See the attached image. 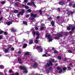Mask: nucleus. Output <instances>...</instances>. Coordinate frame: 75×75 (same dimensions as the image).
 Instances as JSON below:
<instances>
[{"mask_svg": "<svg viewBox=\"0 0 75 75\" xmlns=\"http://www.w3.org/2000/svg\"><path fill=\"white\" fill-rule=\"evenodd\" d=\"M19 68L21 69V70H24L23 73L25 74H27L28 73V71L27 70V69L25 67L23 66L22 67L21 66H20L19 67Z\"/></svg>", "mask_w": 75, "mask_h": 75, "instance_id": "1", "label": "nucleus"}, {"mask_svg": "<svg viewBox=\"0 0 75 75\" xmlns=\"http://www.w3.org/2000/svg\"><path fill=\"white\" fill-rule=\"evenodd\" d=\"M63 37V35L62 34L59 33L57 35V37H56L54 38L55 40H58L59 39L60 37Z\"/></svg>", "mask_w": 75, "mask_h": 75, "instance_id": "2", "label": "nucleus"}, {"mask_svg": "<svg viewBox=\"0 0 75 75\" xmlns=\"http://www.w3.org/2000/svg\"><path fill=\"white\" fill-rule=\"evenodd\" d=\"M11 32L12 33H15L17 32V30L14 28H12L10 29Z\"/></svg>", "mask_w": 75, "mask_h": 75, "instance_id": "3", "label": "nucleus"}, {"mask_svg": "<svg viewBox=\"0 0 75 75\" xmlns=\"http://www.w3.org/2000/svg\"><path fill=\"white\" fill-rule=\"evenodd\" d=\"M22 11H21L19 13L20 15H23L24 14V13H25V11H24V9H22Z\"/></svg>", "mask_w": 75, "mask_h": 75, "instance_id": "4", "label": "nucleus"}, {"mask_svg": "<svg viewBox=\"0 0 75 75\" xmlns=\"http://www.w3.org/2000/svg\"><path fill=\"white\" fill-rule=\"evenodd\" d=\"M30 17H33V18H35L37 17V14H35L32 13L30 14Z\"/></svg>", "mask_w": 75, "mask_h": 75, "instance_id": "5", "label": "nucleus"}, {"mask_svg": "<svg viewBox=\"0 0 75 75\" xmlns=\"http://www.w3.org/2000/svg\"><path fill=\"white\" fill-rule=\"evenodd\" d=\"M72 25L71 24H70L69 25V27H68L67 28V30H71V28H72Z\"/></svg>", "mask_w": 75, "mask_h": 75, "instance_id": "6", "label": "nucleus"}, {"mask_svg": "<svg viewBox=\"0 0 75 75\" xmlns=\"http://www.w3.org/2000/svg\"><path fill=\"white\" fill-rule=\"evenodd\" d=\"M37 63L35 62L33 66V68H37Z\"/></svg>", "mask_w": 75, "mask_h": 75, "instance_id": "7", "label": "nucleus"}, {"mask_svg": "<svg viewBox=\"0 0 75 75\" xmlns=\"http://www.w3.org/2000/svg\"><path fill=\"white\" fill-rule=\"evenodd\" d=\"M51 24L52 25V26L53 27H54V25H55V22L53 21H52V22L51 23Z\"/></svg>", "mask_w": 75, "mask_h": 75, "instance_id": "8", "label": "nucleus"}, {"mask_svg": "<svg viewBox=\"0 0 75 75\" xmlns=\"http://www.w3.org/2000/svg\"><path fill=\"white\" fill-rule=\"evenodd\" d=\"M49 63L50 66H52V65H53V63H52V61H51V60H49Z\"/></svg>", "mask_w": 75, "mask_h": 75, "instance_id": "9", "label": "nucleus"}, {"mask_svg": "<svg viewBox=\"0 0 75 75\" xmlns=\"http://www.w3.org/2000/svg\"><path fill=\"white\" fill-rule=\"evenodd\" d=\"M59 5H64V2L60 1L59 3Z\"/></svg>", "mask_w": 75, "mask_h": 75, "instance_id": "10", "label": "nucleus"}, {"mask_svg": "<svg viewBox=\"0 0 75 75\" xmlns=\"http://www.w3.org/2000/svg\"><path fill=\"white\" fill-rule=\"evenodd\" d=\"M18 12H19L18 10H15L13 11V13H18Z\"/></svg>", "mask_w": 75, "mask_h": 75, "instance_id": "11", "label": "nucleus"}, {"mask_svg": "<svg viewBox=\"0 0 75 75\" xmlns=\"http://www.w3.org/2000/svg\"><path fill=\"white\" fill-rule=\"evenodd\" d=\"M45 67H50V65L49 63H47L46 64V65L45 66Z\"/></svg>", "mask_w": 75, "mask_h": 75, "instance_id": "12", "label": "nucleus"}, {"mask_svg": "<svg viewBox=\"0 0 75 75\" xmlns=\"http://www.w3.org/2000/svg\"><path fill=\"white\" fill-rule=\"evenodd\" d=\"M29 44H32L33 43V40H30L29 42Z\"/></svg>", "mask_w": 75, "mask_h": 75, "instance_id": "13", "label": "nucleus"}, {"mask_svg": "<svg viewBox=\"0 0 75 75\" xmlns=\"http://www.w3.org/2000/svg\"><path fill=\"white\" fill-rule=\"evenodd\" d=\"M27 46V44H24L23 46V48H25Z\"/></svg>", "mask_w": 75, "mask_h": 75, "instance_id": "14", "label": "nucleus"}, {"mask_svg": "<svg viewBox=\"0 0 75 75\" xmlns=\"http://www.w3.org/2000/svg\"><path fill=\"white\" fill-rule=\"evenodd\" d=\"M12 46V45H8V50H10V49L11 48Z\"/></svg>", "mask_w": 75, "mask_h": 75, "instance_id": "15", "label": "nucleus"}, {"mask_svg": "<svg viewBox=\"0 0 75 75\" xmlns=\"http://www.w3.org/2000/svg\"><path fill=\"white\" fill-rule=\"evenodd\" d=\"M8 50H9V49H8V48L5 49L4 50L5 52L6 53H7V52H8Z\"/></svg>", "mask_w": 75, "mask_h": 75, "instance_id": "16", "label": "nucleus"}, {"mask_svg": "<svg viewBox=\"0 0 75 75\" xmlns=\"http://www.w3.org/2000/svg\"><path fill=\"white\" fill-rule=\"evenodd\" d=\"M11 24H12V23L10 22H8L6 23V24L7 25H10Z\"/></svg>", "mask_w": 75, "mask_h": 75, "instance_id": "17", "label": "nucleus"}, {"mask_svg": "<svg viewBox=\"0 0 75 75\" xmlns=\"http://www.w3.org/2000/svg\"><path fill=\"white\" fill-rule=\"evenodd\" d=\"M47 54H48V52H45V54H44L43 55H42V57H47Z\"/></svg>", "mask_w": 75, "mask_h": 75, "instance_id": "18", "label": "nucleus"}, {"mask_svg": "<svg viewBox=\"0 0 75 75\" xmlns=\"http://www.w3.org/2000/svg\"><path fill=\"white\" fill-rule=\"evenodd\" d=\"M27 5L28 6H31L32 5V2L31 3V2H28V3H27Z\"/></svg>", "mask_w": 75, "mask_h": 75, "instance_id": "19", "label": "nucleus"}, {"mask_svg": "<svg viewBox=\"0 0 75 75\" xmlns=\"http://www.w3.org/2000/svg\"><path fill=\"white\" fill-rule=\"evenodd\" d=\"M41 48V46H38L36 47V50H38V49H40Z\"/></svg>", "mask_w": 75, "mask_h": 75, "instance_id": "20", "label": "nucleus"}, {"mask_svg": "<svg viewBox=\"0 0 75 75\" xmlns=\"http://www.w3.org/2000/svg\"><path fill=\"white\" fill-rule=\"evenodd\" d=\"M33 4V5L34 6V7H35L36 8L37 7L36 6V5L34 3V2H32V4Z\"/></svg>", "mask_w": 75, "mask_h": 75, "instance_id": "21", "label": "nucleus"}, {"mask_svg": "<svg viewBox=\"0 0 75 75\" xmlns=\"http://www.w3.org/2000/svg\"><path fill=\"white\" fill-rule=\"evenodd\" d=\"M34 42L35 44H38V41L37 39H35L34 41Z\"/></svg>", "mask_w": 75, "mask_h": 75, "instance_id": "22", "label": "nucleus"}, {"mask_svg": "<svg viewBox=\"0 0 75 75\" xmlns=\"http://www.w3.org/2000/svg\"><path fill=\"white\" fill-rule=\"evenodd\" d=\"M25 55H30V52H27L26 53H25Z\"/></svg>", "mask_w": 75, "mask_h": 75, "instance_id": "23", "label": "nucleus"}, {"mask_svg": "<svg viewBox=\"0 0 75 75\" xmlns=\"http://www.w3.org/2000/svg\"><path fill=\"white\" fill-rule=\"evenodd\" d=\"M67 69V68L66 67H63V70L64 71H66Z\"/></svg>", "mask_w": 75, "mask_h": 75, "instance_id": "24", "label": "nucleus"}, {"mask_svg": "<svg viewBox=\"0 0 75 75\" xmlns=\"http://www.w3.org/2000/svg\"><path fill=\"white\" fill-rule=\"evenodd\" d=\"M39 11L40 14H42V10L40 9L39 10Z\"/></svg>", "mask_w": 75, "mask_h": 75, "instance_id": "25", "label": "nucleus"}, {"mask_svg": "<svg viewBox=\"0 0 75 75\" xmlns=\"http://www.w3.org/2000/svg\"><path fill=\"white\" fill-rule=\"evenodd\" d=\"M32 33L33 34V35H35L36 34V32L35 31H33L32 32Z\"/></svg>", "mask_w": 75, "mask_h": 75, "instance_id": "26", "label": "nucleus"}, {"mask_svg": "<svg viewBox=\"0 0 75 75\" xmlns=\"http://www.w3.org/2000/svg\"><path fill=\"white\" fill-rule=\"evenodd\" d=\"M23 24H24L25 25H27V22L25 21H23Z\"/></svg>", "mask_w": 75, "mask_h": 75, "instance_id": "27", "label": "nucleus"}, {"mask_svg": "<svg viewBox=\"0 0 75 75\" xmlns=\"http://www.w3.org/2000/svg\"><path fill=\"white\" fill-rule=\"evenodd\" d=\"M18 61L19 62H20L21 61V59L20 57H18Z\"/></svg>", "mask_w": 75, "mask_h": 75, "instance_id": "28", "label": "nucleus"}, {"mask_svg": "<svg viewBox=\"0 0 75 75\" xmlns=\"http://www.w3.org/2000/svg\"><path fill=\"white\" fill-rule=\"evenodd\" d=\"M72 30V31H74V30H75V26L74 27L71 28Z\"/></svg>", "mask_w": 75, "mask_h": 75, "instance_id": "29", "label": "nucleus"}, {"mask_svg": "<svg viewBox=\"0 0 75 75\" xmlns=\"http://www.w3.org/2000/svg\"><path fill=\"white\" fill-rule=\"evenodd\" d=\"M47 39L48 40L51 39V34H49L48 35V36L47 37Z\"/></svg>", "mask_w": 75, "mask_h": 75, "instance_id": "30", "label": "nucleus"}, {"mask_svg": "<svg viewBox=\"0 0 75 75\" xmlns=\"http://www.w3.org/2000/svg\"><path fill=\"white\" fill-rule=\"evenodd\" d=\"M16 53L18 54H21V51L19 50L18 52H17Z\"/></svg>", "mask_w": 75, "mask_h": 75, "instance_id": "31", "label": "nucleus"}, {"mask_svg": "<svg viewBox=\"0 0 75 75\" xmlns=\"http://www.w3.org/2000/svg\"><path fill=\"white\" fill-rule=\"evenodd\" d=\"M27 11L29 13H31V11H32V10H31L30 9H29Z\"/></svg>", "mask_w": 75, "mask_h": 75, "instance_id": "32", "label": "nucleus"}, {"mask_svg": "<svg viewBox=\"0 0 75 75\" xmlns=\"http://www.w3.org/2000/svg\"><path fill=\"white\" fill-rule=\"evenodd\" d=\"M57 59L59 60H60V59H61V57L60 56H58L57 57Z\"/></svg>", "mask_w": 75, "mask_h": 75, "instance_id": "33", "label": "nucleus"}, {"mask_svg": "<svg viewBox=\"0 0 75 75\" xmlns=\"http://www.w3.org/2000/svg\"><path fill=\"white\" fill-rule=\"evenodd\" d=\"M64 35L65 36H67L68 35V33L67 32H65L64 33Z\"/></svg>", "mask_w": 75, "mask_h": 75, "instance_id": "34", "label": "nucleus"}, {"mask_svg": "<svg viewBox=\"0 0 75 75\" xmlns=\"http://www.w3.org/2000/svg\"><path fill=\"white\" fill-rule=\"evenodd\" d=\"M54 54H58V51L57 50H55L54 51Z\"/></svg>", "mask_w": 75, "mask_h": 75, "instance_id": "35", "label": "nucleus"}, {"mask_svg": "<svg viewBox=\"0 0 75 75\" xmlns=\"http://www.w3.org/2000/svg\"><path fill=\"white\" fill-rule=\"evenodd\" d=\"M57 11L59 12V13H60V12H61V10L60 9V8H57Z\"/></svg>", "mask_w": 75, "mask_h": 75, "instance_id": "36", "label": "nucleus"}, {"mask_svg": "<svg viewBox=\"0 0 75 75\" xmlns=\"http://www.w3.org/2000/svg\"><path fill=\"white\" fill-rule=\"evenodd\" d=\"M67 59H68L67 58V57H65L63 59V60L64 61H67Z\"/></svg>", "mask_w": 75, "mask_h": 75, "instance_id": "37", "label": "nucleus"}, {"mask_svg": "<svg viewBox=\"0 0 75 75\" xmlns=\"http://www.w3.org/2000/svg\"><path fill=\"white\" fill-rule=\"evenodd\" d=\"M52 19V18L51 17H50L49 18H48V20H49V21H51V20Z\"/></svg>", "mask_w": 75, "mask_h": 75, "instance_id": "38", "label": "nucleus"}, {"mask_svg": "<svg viewBox=\"0 0 75 75\" xmlns=\"http://www.w3.org/2000/svg\"><path fill=\"white\" fill-rule=\"evenodd\" d=\"M40 38V36H37L36 37L35 40H38V39Z\"/></svg>", "mask_w": 75, "mask_h": 75, "instance_id": "39", "label": "nucleus"}, {"mask_svg": "<svg viewBox=\"0 0 75 75\" xmlns=\"http://www.w3.org/2000/svg\"><path fill=\"white\" fill-rule=\"evenodd\" d=\"M34 18H29V20H34Z\"/></svg>", "mask_w": 75, "mask_h": 75, "instance_id": "40", "label": "nucleus"}, {"mask_svg": "<svg viewBox=\"0 0 75 75\" xmlns=\"http://www.w3.org/2000/svg\"><path fill=\"white\" fill-rule=\"evenodd\" d=\"M36 35H38V36H40V33H39V32H36Z\"/></svg>", "mask_w": 75, "mask_h": 75, "instance_id": "41", "label": "nucleus"}, {"mask_svg": "<svg viewBox=\"0 0 75 75\" xmlns=\"http://www.w3.org/2000/svg\"><path fill=\"white\" fill-rule=\"evenodd\" d=\"M59 72V74H61V73L62 72V69H60Z\"/></svg>", "mask_w": 75, "mask_h": 75, "instance_id": "42", "label": "nucleus"}, {"mask_svg": "<svg viewBox=\"0 0 75 75\" xmlns=\"http://www.w3.org/2000/svg\"><path fill=\"white\" fill-rule=\"evenodd\" d=\"M61 69V67H57V70H60Z\"/></svg>", "mask_w": 75, "mask_h": 75, "instance_id": "43", "label": "nucleus"}, {"mask_svg": "<svg viewBox=\"0 0 75 75\" xmlns=\"http://www.w3.org/2000/svg\"><path fill=\"white\" fill-rule=\"evenodd\" d=\"M25 9H28L29 8V6H25Z\"/></svg>", "mask_w": 75, "mask_h": 75, "instance_id": "44", "label": "nucleus"}, {"mask_svg": "<svg viewBox=\"0 0 75 75\" xmlns=\"http://www.w3.org/2000/svg\"><path fill=\"white\" fill-rule=\"evenodd\" d=\"M1 4H4L5 3H6V2H5V1H2L1 2Z\"/></svg>", "mask_w": 75, "mask_h": 75, "instance_id": "45", "label": "nucleus"}, {"mask_svg": "<svg viewBox=\"0 0 75 75\" xmlns=\"http://www.w3.org/2000/svg\"><path fill=\"white\" fill-rule=\"evenodd\" d=\"M68 52L69 53H72V52L71 50H69L68 51Z\"/></svg>", "mask_w": 75, "mask_h": 75, "instance_id": "46", "label": "nucleus"}, {"mask_svg": "<svg viewBox=\"0 0 75 75\" xmlns=\"http://www.w3.org/2000/svg\"><path fill=\"white\" fill-rule=\"evenodd\" d=\"M29 15L27 14L26 15L25 17L26 18H28V17H29Z\"/></svg>", "mask_w": 75, "mask_h": 75, "instance_id": "47", "label": "nucleus"}, {"mask_svg": "<svg viewBox=\"0 0 75 75\" xmlns=\"http://www.w3.org/2000/svg\"><path fill=\"white\" fill-rule=\"evenodd\" d=\"M42 51H43V50H42V48H40V52H42Z\"/></svg>", "mask_w": 75, "mask_h": 75, "instance_id": "48", "label": "nucleus"}, {"mask_svg": "<svg viewBox=\"0 0 75 75\" xmlns=\"http://www.w3.org/2000/svg\"><path fill=\"white\" fill-rule=\"evenodd\" d=\"M44 27H41V28L40 29L41 30H44Z\"/></svg>", "mask_w": 75, "mask_h": 75, "instance_id": "49", "label": "nucleus"}, {"mask_svg": "<svg viewBox=\"0 0 75 75\" xmlns=\"http://www.w3.org/2000/svg\"><path fill=\"white\" fill-rule=\"evenodd\" d=\"M9 72L10 73H11L12 72H13V70L11 69L9 70Z\"/></svg>", "mask_w": 75, "mask_h": 75, "instance_id": "50", "label": "nucleus"}, {"mask_svg": "<svg viewBox=\"0 0 75 75\" xmlns=\"http://www.w3.org/2000/svg\"><path fill=\"white\" fill-rule=\"evenodd\" d=\"M67 14L68 15H69L71 14V12H70V11H68L67 12Z\"/></svg>", "mask_w": 75, "mask_h": 75, "instance_id": "51", "label": "nucleus"}, {"mask_svg": "<svg viewBox=\"0 0 75 75\" xmlns=\"http://www.w3.org/2000/svg\"><path fill=\"white\" fill-rule=\"evenodd\" d=\"M4 34L5 35H8V33L7 32H4Z\"/></svg>", "mask_w": 75, "mask_h": 75, "instance_id": "52", "label": "nucleus"}, {"mask_svg": "<svg viewBox=\"0 0 75 75\" xmlns=\"http://www.w3.org/2000/svg\"><path fill=\"white\" fill-rule=\"evenodd\" d=\"M48 33H46V35L45 36V37H46V38L48 37Z\"/></svg>", "mask_w": 75, "mask_h": 75, "instance_id": "53", "label": "nucleus"}, {"mask_svg": "<svg viewBox=\"0 0 75 75\" xmlns=\"http://www.w3.org/2000/svg\"><path fill=\"white\" fill-rule=\"evenodd\" d=\"M3 32H4L3 30H1V31H0V34H3Z\"/></svg>", "mask_w": 75, "mask_h": 75, "instance_id": "54", "label": "nucleus"}, {"mask_svg": "<svg viewBox=\"0 0 75 75\" xmlns=\"http://www.w3.org/2000/svg\"><path fill=\"white\" fill-rule=\"evenodd\" d=\"M52 69V67H50L49 68V70H51Z\"/></svg>", "mask_w": 75, "mask_h": 75, "instance_id": "55", "label": "nucleus"}, {"mask_svg": "<svg viewBox=\"0 0 75 75\" xmlns=\"http://www.w3.org/2000/svg\"><path fill=\"white\" fill-rule=\"evenodd\" d=\"M74 13V12L71 11V12H70V14L71 15H72Z\"/></svg>", "mask_w": 75, "mask_h": 75, "instance_id": "56", "label": "nucleus"}, {"mask_svg": "<svg viewBox=\"0 0 75 75\" xmlns=\"http://www.w3.org/2000/svg\"><path fill=\"white\" fill-rule=\"evenodd\" d=\"M54 59H51V61H52V62H54Z\"/></svg>", "mask_w": 75, "mask_h": 75, "instance_id": "57", "label": "nucleus"}, {"mask_svg": "<svg viewBox=\"0 0 75 75\" xmlns=\"http://www.w3.org/2000/svg\"><path fill=\"white\" fill-rule=\"evenodd\" d=\"M67 68L69 69V70H71V68L69 67H68Z\"/></svg>", "mask_w": 75, "mask_h": 75, "instance_id": "58", "label": "nucleus"}, {"mask_svg": "<svg viewBox=\"0 0 75 75\" xmlns=\"http://www.w3.org/2000/svg\"><path fill=\"white\" fill-rule=\"evenodd\" d=\"M15 6H18V4H17V3H15Z\"/></svg>", "mask_w": 75, "mask_h": 75, "instance_id": "59", "label": "nucleus"}, {"mask_svg": "<svg viewBox=\"0 0 75 75\" xmlns=\"http://www.w3.org/2000/svg\"><path fill=\"white\" fill-rule=\"evenodd\" d=\"M11 50H12V51H14V47H12L11 49Z\"/></svg>", "mask_w": 75, "mask_h": 75, "instance_id": "60", "label": "nucleus"}, {"mask_svg": "<svg viewBox=\"0 0 75 75\" xmlns=\"http://www.w3.org/2000/svg\"><path fill=\"white\" fill-rule=\"evenodd\" d=\"M49 41H52V39H49Z\"/></svg>", "mask_w": 75, "mask_h": 75, "instance_id": "61", "label": "nucleus"}, {"mask_svg": "<svg viewBox=\"0 0 75 75\" xmlns=\"http://www.w3.org/2000/svg\"><path fill=\"white\" fill-rule=\"evenodd\" d=\"M35 30H38V28L37 27H35Z\"/></svg>", "mask_w": 75, "mask_h": 75, "instance_id": "62", "label": "nucleus"}, {"mask_svg": "<svg viewBox=\"0 0 75 75\" xmlns=\"http://www.w3.org/2000/svg\"><path fill=\"white\" fill-rule=\"evenodd\" d=\"M3 20V17H1L0 18V21H1Z\"/></svg>", "mask_w": 75, "mask_h": 75, "instance_id": "63", "label": "nucleus"}, {"mask_svg": "<svg viewBox=\"0 0 75 75\" xmlns=\"http://www.w3.org/2000/svg\"><path fill=\"white\" fill-rule=\"evenodd\" d=\"M72 6V3H69V6Z\"/></svg>", "mask_w": 75, "mask_h": 75, "instance_id": "64", "label": "nucleus"}]
</instances>
